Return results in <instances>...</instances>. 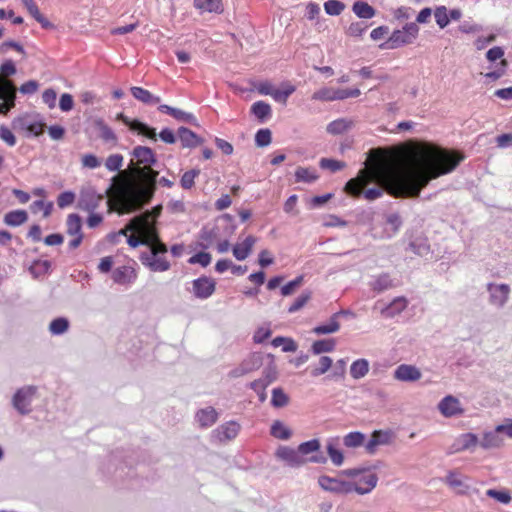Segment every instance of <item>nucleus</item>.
Masks as SVG:
<instances>
[{
    "label": "nucleus",
    "mask_w": 512,
    "mask_h": 512,
    "mask_svg": "<svg viewBox=\"0 0 512 512\" xmlns=\"http://www.w3.org/2000/svg\"><path fill=\"white\" fill-rule=\"evenodd\" d=\"M52 208H53L52 202H45L43 200L34 201L30 206L32 213L36 214L39 211H43L44 217H48L51 214Z\"/></svg>",
    "instance_id": "nucleus-49"
},
{
    "label": "nucleus",
    "mask_w": 512,
    "mask_h": 512,
    "mask_svg": "<svg viewBox=\"0 0 512 512\" xmlns=\"http://www.w3.org/2000/svg\"><path fill=\"white\" fill-rule=\"evenodd\" d=\"M130 91L135 99L147 105L159 104L161 101L160 97L153 95L150 91L142 87L134 86L131 87Z\"/></svg>",
    "instance_id": "nucleus-24"
},
{
    "label": "nucleus",
    "mask_w": 512,
    "mask_h": 512,
    "mask_svg": "<svg viewBox=\"0 0 512 512\" xmlns=\"http://www.w3.org/2000/svg\"><path fill=\"white\" fill-rule=\"evenodd\" d=\"M28 13L41 24L43 28L53 27L52 23L49 22L39 11V8L34 0H21Z\"/></svg>",
    "instance_id": "nucleus-27"
},
{
    "label": "nucleus",
    "mask_w": 512,
    "mask_h": 512,
    "mask_svg": "<svg viewBox=\"0 0 512 512\" xmlns=\"http://www.w3.org/2000/svg\"><path fill=\"white\" fill-rule=\"evenodd\" d=\"M251 112L257 119L263 122L271 115V106L264 101H257L251 106Z\"/></svg>",
    "instance_id": "nucleus-35"
},
{
    "label": "nucleus",
    "mask_w": 512,
    "mask_h": 512,
    "mask_svg": "<svg viewBox=\"0 0 512 512\" xmlns=\"http://www.w3.org/2000/svg\"><path fill=\"white\" fill-rule=\"evenodd\" d=\"M216 289V281L207 276H201L192 281V291L196 298L207 299Z\"/></svg>",
    "instance_id": "nucleus-8"
},
{
    "label": "nucleus",
    "mask_w": 512,
    "mask_h": 512,
    "mask_svg": "<svg viewBox=\"0 0 512 512\" xmlns=\"http://www.w3.org/2000/svg\"><path fill=\"white\" fill-rule=\"evenodd\" d=\"M295 91V87L293 85L287 84L283 90H279L274 88L273 93L271 94L272 98L277 101L285 104L287 102L288 97Z\"/></svg>",
    "instance_id": "nucleus-45"
},
{
    "label": "nucleus",
    "mask_w": 512,
    "mask_h": 512,
    "mask_svg": "<svg viewBox=\"0 0 512 512\" xmlns=\"http://www.w3.org/2000/svg\"><path fill=\"white\" fill-rule=\"evenodd\" d=\"M318 483L322 489L337 494L352 493V482L340 478H332L329 476H321Z\"/></svg>",
    "instance_id": "nucleus-7"
},
{
    "label": "nucleus",
    "mask_w": 512,
    "mask_h": 512,
    "mask_svg": "<svg viewBox=\"0 0 512 512\" xmlns=\"http://www.w3.org/2000/svg\"><path fill=\"white\" fill-rule=\"evenodd\" d=\"M320 449V441L318 439H312L307 442H303L298 446V452L302 455H307L312 452H316Z\"/></svg>",
    "instance_id": "nucleus-53"
},
{
    "label": "nucleus",
    "mask_w": 512,
    "mask_h": 512,
    "mask_svg": "<svg viewBox=\"0 0 512 512\" xmlns=\"http://www.w3.org/2000/svg\"><path fill=\"white\" fill-rule=\"evenodd\" d=\"M335 346L336 342L334 339L317 340L312 344V352L314 354L332 352L335 349Z\"/></svg>",
    "instance_id": "nucleus-37"
},
{
    "label": "nucleus",
    "mask_w": 512,
    "mask_h": 512,
    "mask_svg": "<svg viewBox=\"0 0 512 512\" xmlns=\"http://www.w3.org/2000/svg\"><path fill=\"white\" fill-rule=\"evenodd\" d=\"M16 87L11 80L0 76V114L6 115L15 107Z\"/></svg>",
    "instance_id": "nucleus-5"
},
{
    "label": "nucleus",
    "mask_w": 512,
    "mask_h": 512,
    "mask_svg": "<svg viewBox=\"0 0 512 512\" xmlns=\"http://www.w3.org/2000/svg\"><path fill=\"white\" fill-rule=\"evenodd\" d=\"M272 345L274 347L282 346V350L284 352H294L297 349V345L294 340L290 338H285L278 336L272 340Z\"/></svg>",
    "instance_id": "nucleus-44"
},
{
    "label": "nucleus",
    "mask_w": 512,
    "mask_h": 512,
    "mask_svg": "<svg viewBox=\"0 0 512 512\" xmlns=\"http://www.w3.org/2000/svg\"><path fill=\"white\" fill-rule=\"evenodd\" d=\"M74 201H75V194L72 191L62 192L57 197V205L61 209L72 205L74 203Z\"/></svg>",
    "instance_id": "nucleus-58"
},
{
    "label": "nucleus",
    "mask_w": 512,
    "mask_h": 512,
    "mask_svg": "<svg viewBox=\"0 0 512 512\" xmlns=\"http://www.w3.org/2000/svg\"><path fill=\"white\" fill-rule=\"evenodd\" d=\"M262 364V357L259 354H251L240 364L247 373L257 370Z\"/></svg>",
    "instance_id": "nucleus-41"
},
{
    "label": "nucleus",
    "mask_w": 512,
    "mask_h": 512,
    "mask_svg": "<svg viewBox=\"0 0 512 512\" xmlns=\"http://www.w3.org/2000/svg\"><path fill=\"white\" fill-rule=\"evenodd\" d=\"M178 136L183 147H196L201 143L200 138L186 127H180L178 129Z\"/></svg>",
    "instance_id": "nucleus-29"
},
{
    "label": "nucleus",
    "mask_w": 512,
    "mask_h": 512,
    "mask_svg": "<svg viewBox=\"0 0 512 512\" xmlns=\"http://www.w3.org/2000/svg\"><path fill=\"white\" fill-rule=\"evenodd\" d=\"M194 7L201 12L222 13V0H194Z\"/></svg>",
    "instance_id": "nucleus-26"
},
{
    "label": "nucleus",
    "mask_w": 512,
    "mask_h": 512,
    "mask_svg": "<svg viewBox=\"0 0 512 512\" xmlns=\"http://www.w3.org/2000/svg\"><path fill=\"white\" fill-rule=\"evenodd\" d=\"M421 376L422 373L417 367L408 364H401L394 371V378L403 382H414Z\"/></svg>",
    "instance_id": "nucleus-15"
},
{
    "label": "nucleus",
    "mask_w": 512,
    "mask_h": 512,
    "mask_svg": "<svg viewBox=\"0 0 512 512\" xmlns=\"http://www.w3.org/2000/svg\"><path fill=\"white\" fill-rule=\"evenodd\" d=\"M255 142L259 147H265L271 143V131L260 129L255 135Z\"/></svg>",
    "instance_id": "nucleus-59"
},
{
    "label": "nucleus",
    "mask_w": 512,
    "mask_h": 512,
    "mask_svg": "<svg viewBox=\"0 0 512 512\" xmlns=\"http://www.w3.org/2000/svg\"><path fill=\"white\" fill-rule=\"evenodd\" d=\"M28 219V214L25 210H13L8 212L4 217V222L9 226H20Z\"/></svg>",
    "instance_id": "nucleus-32"
},
{
    "label": "nucleus",
    "mask_w": 512,
    "mask_h": 512,
    "mask_svg": "<svg viewBox=\"0 0 512 512\" xmlns=\"http://www.w3.org/2000/svg\"><path fill=\"white\" fill-rule=\"evenodd\" d=\"M240 431V424L236 421H228L213 431L220 442L233 440Z\"/></svg>",
    "instance_id": "nucleus-13"
},
{
    "label": "nucleus",
    "mask_w": 512,
    "mask_h": 512,
    "mask_svg": "<svg viewBox=\"0 0 512 512\" xmlns=\"http://www.w3.org/2000/svg\"><path fill=\"white\" fill-rule=\"evenodd\" d=\"M333 360L329 356H322L317 366L311 368L310 373L313 377H318L326 373L332 366Z\"/></svg>",
    "instance_id": "nucleus-39"
},
{
    "label": "nucleus",
    "mask_w": 512,
    "mask_h": 512,
    "mask_svg": "<svg viewBox=\"0 0 512 512\" xmlns=\"http://www.w3.org/2000/svg\"><path fill=\"white\" fill-rule=\"evenodd\" d=\"M365 435L361 432H350L344 439V445L349 448H356L364 444Z\"/></svg>",
    "instance_id": "nucleus-40"
},
{
    "label": "nucleus",
    "mask_w": 512,
    "mask_h": 512,
    "mask_svg": "<svg viewBox=\"0 0 512 512\" xmlns=\"http://www.w3.org/2000/svg\"><path fill=\"white\" fill-rule=\"evenodd\" d=\"M69 322L66 318L59 317L54 319L50 325L49 330L53 335L63 334L68 330Z\"/></svg>",
    "instance_id": "nucleus-42"
},
{
    "label": "nucleus",
    "mask_w": 512,
    "mask_h": 512,
    "mask_svg": "<svg viewBox=\"0 0 512 512\" xmlns=\"http://www.w3.org/2000/svg\"><path fill=\"white\" fill-rule=\"evenodd\" d=\"M123 164V156L120 154H112L107 157L105 166L109 171H121L120 168Z\"/></svg>",
    "instance_id": "nucleus-54"
},
{
    "label": "nucleus",
    "mask_w": 512,
    "mask_h": 512,
    "mask_svg": "<svg viewBox=\"0 0 512 512\" xmlns=\"http://www.w3.org/2000/svg\"><path fill=\"white\" fill-rule=\"evenodd\" d=\"M311 299V292L307 291L298 296L295 301L288 308L289 313H295L302 309Z\"/></svg>",
    "instance_id": "nucleus-50"
},
{
    "label": "nucleus",
    "mask_w": 512,
    "mask_h": 512,
    "mask_svg": "<svg viewBox=\"0 0 512 512\" xmlns=\"http://www.w3.org/2000/svg\"><path fill=\"white\" fill-rule=\"evenodd\" d=\"M116 119L123 122L129 127L130 130L136 131L139 134L146 136L149 139L156 140V131L154 128L140 122L139 120H131L124 113H118Z\"/></svg>",
    "instance_id": "nucleus-12"
},
{
    "label": "nucleus",
    "mask_w": 512,
    "mask_h": 512,
    "mask_svg": "<svg viewBox=\"0 0 512 512\" xmlns=\"http://www.w3.org/2000/svg\"><path fill=\"white\" fill-rule=\"evenodd\" d=\"M196 420L201 428H208L216 423L218 413L213 407H206L196 413Z\"/></svg>",
    "instance_id": "nucleus-22"
},
{
    "label": "nucleus",
    "mask_w": 512,
    "mask_h": 512,
    "mask_svg": "<svg viewBox=\"0 0 512 512\" xmlns=\"http://www.w3.org/2000/svg\"><path fill=\"white\" fill-rule=\"evenodd\" d=\"M434 16H435L437 25L441 29L445 28L450 22V18L448 16V10L445 6L436 7V9L434 11Z\"/></svg>",
    "instance_id": "nucleus-48"
},
{
    "label": "nucleus",
    "mask_w": 512,
    "mask_h": 512,
    "mask_svg": "<svg viewBox=\"0 0 512 512\" xmlns=\"http://www.w3.org/2000/svg\"><path fill=\"white\" fill-rule=\"evenodd\" d=\"M460 447L458 450H467L478 443V438L473 433H465L458 439Z\"/></svg>",
    "instance_id": "nucleus-51"
},
{
    "label": "nucleus",
    "mask_w": 512,
    "mask_h": 512,
    "mask_svg": "<svg viewBox=\"0 0 512 512\" xmlns=\"http://www.w3.org/2000/svg\"><path fill=\"white\" fill-rule=\"evenodd\" d=\"M100 137L105 142H116L117 137L113 130L104 123H99Z\"/></svg>",
    "instance_id": "nucleus-62"
},
{
    "label": "nucleus",
    "mask_w": 512,
    "mask_h": 512,
    "mask_svg": "<svg viewBox=\"0 0 512 512\" xmlns=\"http://www.w3.org/2000/svg\"><path fill=\"white\" fill-rule=\"evenodd\" d=\"M303 276H298L294 280L288 282L281 288V294L283 296H289L295 292V290L302 284Z\"/></svg>",
    "instance_id": "nucleus-61"
},
{
    "label": "nucleus",
    "mask_w": 512,
    "mask_h": 512,
    "mask_svg": "<svg viewBox=\"0 0 512 512\" xmlns=\"http://www.w3.org/2000/svg\"><path fill=\"white\" fill-rule=\"evenodd\" d=\"M340 312L334 313L326 324H321L313 328L312 332L316 335L332 334L340 329L338 321Z\"/></svg>",
    "instance_id": "nucleus-25"
},
{
    "label": "nucleus",
    "mask_w": 512,
    "mask_h": 512,
    "mask_svg": "<svg viewBox=\"0 0 512 512\" xmlns=\"http://www.w3.org/2000/svg\"><path fill=\"white\" fill-rule=\"evenodd\" d=\"M295 181L297 183H313L318 180L319 175L315 168L312 167H298L295 170Z\"/></svg>",
    "instance_id": "nucleus-28"
},
{
    "label": "nucleus",
    "mask_w": 512,
    "mask_h": 512,
    "mask_svg": "<svg viewBox=\"0 0 512 512\" xmlns=\"http://www.w3.org/2000/svg\"><path fill=\"white\" fill-rule=\"evenodd\" d=\"M408 301L405 297H396L392 302L381 310L385 318H393L407 308Z\"/></svg>",
    "instance_id": "nucleus-23"
},
{
    "label": "nucleus",
    "mask_w": 512,
    "mask_h": 512,
    "mask_svg": "<svg viewBox=\"0 0 512 512\" xmlns=\"http://www.w3.org/2000/svg\"><path fill=\"white\" fill-rule=\"evenodd\" d=\"M276 456L291 466H299L304 462L298 450L296 451L287 446L279 447L276 451Z\"/></svg>",
    "instance_id": "nucleus-20"
},
{
    "label": "nucleus",
    "mask_w": 512,
    "mask_h": 512,
    "mask_svg": "<svg viewBox=\"0 0 512 512\" xmlns=\"http://www.w3.org/2000/svg\"><path fill=\"white\" fill-rule=\"evenodd\" d=\"M369 372V363L366 359H358L350 366V375L354 379H360Z\"/></svg>",
    "instance_id": "nucleus-33"
},
{
    "label": "nucleus",
    "mask_w": 512,
    "mask_h": 512,
    "mask_svg": "<svg viewBox=\"0 0 512 512\" xmlns=\"http://www.w3.org/2000/svg\"><path fill=\"white\" fill-rule=\"evenodd\" d=\"M127 243L132 248L140 245H146L150 248V253H143L140 256V261L151 271L164 272L170 269V262L165 257L168 248L160 240L158 233H153L151 229L139 226L138 229L129 234Z\"/></svg>",
    "instance_id": "nucleus-3"
},
{
    "label": "nucleus",
    "mask_w": 512,
    "mask_h": 512,
    "mask_svg": "<svg viewBox=\"0 0 512 512\" xmlns=\"http://www.w3.org/2000/svg\"><path fill=\"white\" fill-rule=\"evenodd\" d=\"M339 443L338 439H331L327 442V453L332 461V463L336 466L342 465L344 461V456L340 449L338 448Z\"/></svg>",
    "instance_id": "nucleus-31"
},
{
    "label": "nucleus",
    "mask_w": 512,
    "mask_h": 512,
    "mask_svg": "<svg viewBox=\"0 0 512 512\" xmlns=\"http://www.w3.org/2000/svg\"><path fill=\"white\" fill-rule=\"evenodd\" d=\"M199 170L186 171L180 180L183 189H191L195 184V178L199 175Z\"/></svg>",
    "instance_id": "nucleus-55"
},
{
    "label": "nucleus",
    "mask_w": 512,
    "mask_h": 512,
    "mask_svg": "<svg viewBox=\"0 0 512 512\" xmlns=\"http://www.w3.org/2000/svg\"><path fill=\"white\" fill-rule=\"evenodd\" d=\"M500 432L489 431L483 434L480 445L484 449L498 448L503 445V439L499 436Z\"/></svg>",
    "instance_id": "nucleus-30"
},
{
    "label": "nucleus",
    "mask_w": 512,
    "mask_h": 512,
    "mask_svg": "<svg viewBox=\"0 0 512 512\" xmlns=\"http://www.w3.org/2000/svg\"><path fill=\"white\" fill-rule=\"evenodd\" d=\"M289 403V397L281 388H274L272 390L271 404L274 407H284Z\"/></svg>",
    "instance_id": "nucleus-43"
},
{
    "label": "nucleus",
    "mask_w": 512,
    "mask_h": 512,
    "mask_svg": "<svg viewBox=\"0 0 512 512\" xmlns=\"http://www.w3.org/2000/svg\"><path fill=\"white\" fill-rule=\"evenodd\" d=\"M345 6L338 0H328L324 4V9L329 15H339L344 10Z\"/></svg>",
    "instance_id": "nucleus-57"
},
{
    "label": "nucleus",
    "mask_w": 512,
    "mask_h": 512,
    "mask_svg": "<svg viewBox=\"0 0 512 512\" xmlns=\"http://www.w3.org/2000/svg\"><path fill=\"white\" fill-rule=\"evenodd\" d=\"M162 205H157L152 208V210H147L137 217H143V222L140 223L141 226H144L147 229H151V232L158 233L156 227L157 218L161 215Z\"/></svg>",
    "instance_id": "nucleus-21"
},
{
    "label": "nucleus",
    "mask_w": 512,
    "mask_h": 512,
    "mask_svg": "<svg viewBox=\"0 0 512 512\" xmlns=\"http://www.w3.org/2000/svg\"><path fill=\"white\" fill-rule=\"evenodd\" d=\"M464 158L459 151L428 142L372 149L366 167L345 184L344 191L368 201L380 198L384 191L395 198H415L431 180L452 172Z\"/></svg>",
    "instance_id": "nucleus-1"
},
{
    "label": "nucleus",
    "mask_w": 512,
    "mask_h": 512,
    "mask_svg": "<svg viewBox=\"0 0 512 512\" xmlns=\"http://www.w3.org/2000/svg\"><path fill=\"white\" fill-rule=\"evenodd\" d=\"M137 278V271L131 266L117 267L112 273V279L120 285H129Z\"/></svg>",
    "instance_id": "nucleus-17"
},
{
    "label": "nucleus",
    "mask_w": 512,
    "mask_h": 512,
    "mask_svg": "<svg viewBox=\"0 0 512 512\" xmlns=\"http://www.w3.org/2000/svg\"><path fill=\"white\" fill-rule=\"evenodd\" d=\"M155 163L156 156L151 148L137 146L133 149L128 168L113 176L106 190L108 212L131 214L151 202L159 175L152 168Z\"/></svg>",
    "instance_id": "nucleus-2"
},
{
    "label": "nucleus",
    "mask_w": 512,
    "mask_h": 512,
    "mask_svg": "<svg viewBox=\"0 0 512 512\" xmlns=\"http://www.w3.org/2000/svg\"><path fill=\"white\" fill-rule=\"evenodd\" d=\"M319 165L322 169H328L332 172L339 171L345 167L344 162L329 158H322Z\"/></svg>",
    "instance_id": "nucleus-56"
},
{
    "label": "nucleus",
    "mask_w": 512,
    "mask_h": 512,
    "mask_svg": "<svg viewBox=\"0 0 512 512\" xmlns=\"http://www.w3.org/2000/svg\"><path fill=\"white\" fill-rule=\"evenodd\" d=\"M271 435L277 439L287 440L291 437V430L280 421H275L271 426Z\"/></svg>",
    "instance_id": "nucleus-38"
},
{
    "label": "nucleus",
    "mask_w": 512,
    "mask_h": 512,
    "mask_svg": "<svg viewBox=\"0 0 512 512\" xmlns=\"http://www.w3.org/2000/svg\"><path fill=\"white\" fill-rule=\"evenodd\" d=\"M392 440V432L376 430L372 433L370 440L365 445L366 451L370 454H373L379 445H388L392 442Z\"/></svg>",
    "instance_id": "nucleus-14"
},
{
    "label": "nucleus",
    "mask_w": 512,
    "mask_h": 512,
    "mask_svg": "<svg viewBox=\"0 0 512 512\" xmlns=\"http://www.w3.org/2000/svg\"><path fill=\"white\" fill-rule=\"evenodd\" d=\"M352 10L359 18L363 19H370L375 15L374 8L368 3L362 1L355 2Z\"/></svg>",
    "instance_id": "nucleus-36"
},
{
    "label": "nucleus",
    "mask_w": 512,
    "mask_h": 512,
    "mask_svg": "<svg viewBox=\"0 0 512 512\" xmlns=\"http://www.w3.org/2000/svg\"><path fill=\"white\" fill-rule=\"evenodd\" d=\"M313 100H320V101H334L336 100V89L334 88H322L312 95Z\"/></svg>",
    "instance_id": "nucleus-47"
},
{
    "label": "nucleus",
    "mask_w": 512,
    "mask_h": 512,
    "mask_svg": "<svg viewBox=\"0 0 512 512\" xmlns=\"http://www.w3.org/2000/svg\"><path fill=\"white\" fill-rule=\"evenodd\" d=\"M349 127L350 123L345 119H337L328 124L327 131L330 134L338 135L344 133Z\"/></svg>",
    "instance_id": "nucleus-46"
},
{
    "label": "nucleus",
    "mask_w": 512,
    "mask_h": 512,
    "mask_svg": "<svg viewBox=\"0 0 512 512\" xmlns=\"http://www.w3.org/2000/svg\"><path fill=\"white\" fill-rule=\"evenodd\" d=\"M273 380L274 378L267 376L265 378L257 379L250 383V387L258 394L259 400L261 402H264L266 400L265 390L267 386L270 383H272Z\"/></svg>",
    "instance_id": "nucleus-34"
},
{
    "label": "nucleus",
    "mask_w": 512,
    "mask_h": 512,
    "mask_svg": "<svg viewBox=\"0 0 512 512\" xmlns=\"http://www.w3.org/2000/svg\"><path fill=\"white\" fill-rule=\"evenodd\" d=\"M352 482V492L360 495L371 492L377 485L378 477L375 473L367 472L357 477Z\"/></svg>",
    "instance_id": "nucleus-11"
},
{
    "label": "nucleus",
    "mask_w": 512,
    "mask_h": 512,
    "mask_svg": "<svg viewBox=\"0 0 512 512\" xmlns=\"http://www.w3.org/2000/svg\"><path fill=\"white\" fill-rule=\"evenodd\" d=\"M256 241V237L247 236L241 243L234 245L232 249L233 256L239 261L245 260L251 254Z\"/></svg>",
    "instance_id": "nucleus-19"
},
{
    "label": "nucleus",
    "mask_w": 512,
    "mask_h": 512,
    "mask_svg": "<svg viewBox=\"0 0 512 512\" xmlns=\"http://www.w3.org/2000/svg\"><path fill=\"white\" fill-rule=\"evenodd\" d=\"M36 393V387L27 386L19 389L13 397L14 407L21 413L25 414L30 411L32 398Z\"/></svg>",
    "instance_id": "nucleus-9"
},
{
    "label": "nucleus",
    "mask_w": 512,
    "mask_h": 512,
    "mask_svg": "<svg viewBox=\"0 0 512 512\" xmlns=\"http://www.w3.org/2000/svg\"><path fill=\"white\" fill-rule=\"evenodd\" d=\"M105 200L104 195L96 193L92 189L81 191L78 208L88 212H94Z\"/></svg>",
    "instance_id": "nucleus-10"
},
{
    "label": "nucleus",
    "mask_w": 512,
    "mask_h": 512,
    "mask_svg": "<svg viewBox=\"0 0 512 512\" xmlns=\"http://www.w3.org/2000/svg\"><path fill=\"white\" fill-rule=\"evenodd\" d=\"M212 257L208 252H198L188 259L189 264H199L202 267H207L211 263Z\"/></svg>",
    "instance_id": "nucleus-52"
},
{
    "label": "nucleus",
    "mask_w": 512,
    "mask_h": 512,
    "mask_svg": "<svg viewBox=\"0 0 512 512\" xmlns=\"http://www.w3.org/2000/svg\"><path fill=\"white\" fill-rule=\"evenodd\" d=\"M143 217H133L129 222L128 224L122 228L120 231H119V235H123V236H126L128 237L129 236V232H134L135 229H138L141 222H143Z\"/></svg>",
    "instance_id": "nucleus-63"
},
{
    "label": "nucleus",
    "mask_w": 512,
    "mask_h": 512,
    "mask_svg": "<svg viewBox=\"0 0 512 512\" xmlns=\"http://www.w3.org/2000/svg\"><path fill=\"white\" fill-rule=\"evenodd\" d=\"M366 29L367 26L364 25L362 22H355L350 24V26L348 27L347 35L351 37H361Z\"/></svg>",
    "instance_id": "nucleus-64"
},
{
    "label": "nucleus",
    "mask_w": 512,
    "mask_h": 512,
    "mask_svg": "<svg viewBox=\"0 0 512 512\" xmlns=\"http://www.w3.org/2000/svg\"><path fill=\"white\" fill-rule=\"evenodd\" d=\"M419 34L416 23H408L402 29L392 32L386 42L380 45L382 49H396L404 45L412 44Z\"/></svg>",
    "instance_id": "nucleus-4"
},
{
    "label": "nucleus",
    "mask_w": 512,
    "mask_h": 512,
    "mask_svg": "<svg viewBox=\"0 0 512 512\" xmlns=\"http://www.w3.org/2000/svg\"><path fill=\"white\" fill-rule=\"evenodd\" d=\"M393 286L388 275H381L373 282V290L381 292Z\"/></svg>",
    "instance_id": "nucleus-60"
},
{
    "label": "nucleus",
    "mask_w": 512,
    "mask_h": 512,
    "mask_svg": "<svg viewBox=\"0 0 512 512\" xmlns=\"http://www.w3.org/2000/svg\"><path fill=\"white\" fill-rule=\"evenodd\" d=\"M490 292L491 303L497 306H503L509 298L510 287L507 284H489L487 287Z\"/></svg>",
    "instance_id": "nucleus-16"
},
{
    "label": "nucleus",
    "mask_w": 512,
    "mask_h": 512,
    "mask_svg": "<svg viewBox=\"0 0 512 512\" xmlns=\"http://www.w3.org/2000/svg\"><path fill=\"white\" fill-rule=\"evenodd\" d=\"M66 233L72 239L69 241L68 246L70 249L78 248L83 240L82 233V220L78 214H69L66 220Z\"/></svg>",
    "instance_id": "nucleus-6"
},
{
    "label": "nucleus",
    "mask_w": 512,
    "mask_h": 512,
    "mask_svg": "<svg viewBox=\"0 0 512 512\" xmlns=\"http://www.w3.org/2000/svg\"><path fill=\"white\" fill-rule=\"evenodd\" d=\"M438 408L445 417H452L463 413L459 400L450 395L440 401Z\"/></svg>",
    "instance_id": "nucleus-18"
}]
</instances>
